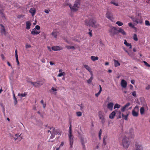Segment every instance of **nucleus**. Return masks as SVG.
Here are the masks:
<instances>
[{
    "mask_svg": "<svg viewBox=\"0 0 150 150\" xmlns=\"http://www.w3.org/2000/svg\"><path fill=\"white\" fill-rule=\"evenodd\" d=\"M120 84L122 88H125L127 86V82L125 80L122 79L121 80Z\"/></svg>",
    "mask_w": 150,
    "mask_h": 150,
    "instance_id": "nucleus-16",
    "label": "nucleus"
},
{
    "mask_svg": "<svg viewBox=\"0 0 150 150\" xmlns=\"http://www.w3.org/2000/svg\"><path fill=\"white\" fill-rule=\"evenodd\" d=\"M0 26L1 27V34L6 35V30L4 26L2 24H0Z\"/></svg>",
    "mask_w": 150,
    "mask_h": 150,
    "instance_id": "nucleus-21",
    "label": "nucleus"
},
{
    "mask_svg": "<svg viewBox=\"0 0 150 150\" xmlns=\"http://www.w3.org/2000/svg\"><path fill=\"white\" fill-rule=\"evenodd\" d=\"M130 18L134 22H136L137 24L139 23H142L143 22V19L141 18L139 19V20L137 19L136 20H135L134 18L132 16H130Z\"/></svg>",
    "mask_w": 150,
    "mask_h": 150,
    "instance_id": "nucleus-13",
    "label": "nucleus"
},
{
    "mask_svg": "<svg viewBox=\"0 0 150 150\" xmlns=\"http://www.w3.org/2000/svg\"><path fill=\"white\" fill-rule=\"evenodd\" d=\"M107 140H105L103 139V145L104 146H105L107 144Z\"/></svg>",
    "mask_w": 150,
    "mask_h": 150,
    "instance_id": "nucleus-51",
    "label": "nucleus"
},
{
    "mask_svg": "<svg viewBox=\"0 0 150 150\" xmlns=\"http://www.w3.org/2000/svg\"><path fill=\"white\" fill-rule=\"evenodd\" d=\"M76 115L78 117L81 116L82 115V113L81 112H78L76 113Z\"/></svg>",
    "mask_w": 150,
    "mask_h": 150,
    "instance_id": "nucleus-44",
    "label": "nucleus"
},
{
    "mask_svg": "<svg viewBox=\"0 0 150 150\" xmlns=\"http://www.w3.org/2000/svg\"><path fill=\"white\" fill-rule=\"evenodd\" d=\"M29 12L31 14L32 16H33L35 15L36 13V10L34 8H30L29 11Z\"/></svg>",
    "mask_w": 150,
    "mask_h": 150,
    "instance_id": "nucleus-22",
    "label": "nucleus"
},
{
    "mask_svg": "<svg viewBox=\"0 0 150 150\" xmlns=\"http://www.w3.org/2000/svg\"><path fill=\"white\" fill-rule=\"evenodd\" d=\"M65 47L67 49H72L73 50H75V48L74 46H70L67 45L65 46Z\"/></svg>",
    "mask_w": 150,
    "mask_h": 150,
    "instance_id": "nucleus-36",
    "label": "nucleus"
},
{
    "mask_svg": "<svg viewBox=\"0 0 150 150\" xmlns=\"http://www.w3.org/2000/svg\"><path fill=\"white\" fill-rule=\"evenodd\" d=\"M72 133L71 125H70L69 128V134Z\"/></svg>",
    "mask_w": 150,
    "mask_h": 150,
    "instance_id": "nucleus-61",
    "label": "nucleus"
},
{
    "mask_svg": "<svg viewBox=\"0 0 150 150\" xmlns=\"http://www.w3.org/2000/svg\"><path fill=\"white\" fill-rule=\"evenodd\" d=\"M31 25V23L29 21H28L26 22V28L29 30L30 28V26Z\"/></svg>",
    "mask_w": 150,
    "mask_h": 150,
    "instance_id": "nucleus-23",
    "label": "nucleus"
},
{
    "mask_svg": "<svg viewBox=\"0 0 150 150\" xmlns=\"http://www.w3.org/2000/svg\"><path fill=\"white\" fill-rule=\"evenodd\" d=\"M14 103L15 105H16L18 103L17 101V100L16 98L14 99Z\"/></svg>",
    "mask_w": 150,
    "mask_h": 150,
    "instance_id": "nucleus-57",
    "label": "nucleus"
},
{
    "mask_svg": "<svg viewBox=\"0 0 150 150\" xmlns=\"http://www.w3.org/2000/svg\"><path fill=\"white\" fill-rule=\"evenodd\" d=\"M122 144L124 148L127 149L129 146V143L126 138H124L122 140Z\"/></svg>",
    "mask_w": 150,
    "mask_h": 150,
    "instance_id": "nucleus-8",
    "label": "nucleus"
},
{
    "mask_svg": "<svg viewBox=\"0 0 150 150\" xmlns=\"http://www.w3.org/2000/svg\"><path fill=\"white\" fill-rule=\"evenodd\" d=\"M145 24L146 26H150V23L149 21L146 20L145 21Z\"/></svg>",
    "mask_w": 150,
    "mask_h": 150,
    "instance_id": "nucleus-46",
    "label": "nucleus"
},
{
    "mask_svg": "<svg viewBox=\"0 0 150 150\" xmlns=\"http://www.w3.org/2000/svg\"><path fill=\"white\" fill-rule=\"evenodd\" d=\"M130 105V103H128L124 106L122 107L121 109V111L118 110H115V111L116 112L117 118L120 119L121 118V115H122V113H121V111L122 112H124L126 110H127V108Z\"/></svg>",
    "mask_w": 150,
    "mask_h": 150,
    "instance_id": "nucleus-2",
    "label": "nucleus"
},
{
    "mask_svg": "<svg viewBox=\"0 0 150 150\" xmlns=\"http://www.w3.org/2000/svg\"><path fill=\"white\" fill-rule=\"evenodd\" d=\"M85 23L87 25H89L95 29H100L101 26L97 23L96 20L94 18H91L85 21Z\"/></svg>",
    "mask_w": 150,
    "mask_h": 150,
    "instance_id": "nucleus-1",
    "label": "nucleus"
},
{
    "mask_svg": "<svg viewBox=\"0 0 150 150\" xmlns=\"http://www.w3.org/2000/svg\"><path fill=\"white\" fill-rule=\"evenodd\" d=\"M55 131H57L56 132V134H58L59 136H61V135L62 132L60 130L55 129Z\"/></svg>",
    "mask_w": 150,
    "mask_h": 150,
    "instance_id": "nucleus-42",
    "label": "nucleus"
},
{
    "mask_svg": "<svg viewBox=\"0 0 150 150\" xmlns=\"http://www.w3.org/2000/svg\"><path fill=\"white\" fill-rule=\"evenodd\" d=\"M116 112L115 111L112 112L109 115V117L110 119H113L115 116Z\"/></svg>",
    "mask_w": 150,
    "mask_h": 150,
    "instance_id": "nucleus-24",
    "label": "nucleus"
},
{
    "mask_svg": "<svg viewBox=\"0 0 150 150\" xmlns=\"http://www.w3.org/2000/svg\"><path fill=\"white\" fill-rule=\"evenodd\" d=\"M58 90V88L55 86L52 87L50 90V92L52 94L55 95L57 94V91Z\"/></svg>",
    "mask_w": 150,
    "mask_h": 150,
    "instance_id": "nucleus-9",
    "label": "nucleus"
},
{
    "mask_svg": "<svg viewBox=\"0 0 150 150\" xmlns=\"http://www.w3.org/2000/svg\"><path fill=\"white\" fill-rule=\"evenodd\" d=\"M65 75V73L64 72L60 73L57 75L58 77H61L62 76H64Z\"/></svg>",
    "mask_w": 150,
    "mask_h": 150,
    "instance_id": "nucleus-38",
    "label": "nucleus"
},
{
    "mask_svg": "<svg viewBox=\"0 0 150 150\" xmlns=\"http://www.w3.org/2000/svg\"><path fill=\"white\" fill-rule=\"evenodd\" d=\"M128 25L130 27H131L133 28H135L134 25V24L130 22V23H128Z\"/></svg>",
    "mask_w": 150,
    "mask_h": 150,
    "instance_id": "nucleus-37",
    "label": "nucleus"
},
{
    "mask_svg": "<svg viewBox=\"0 0 150 150\" xmlns=\"http://www.w3.org/2000/svg\"><path fill=\"white\" fill-rule=\"evenodd\" d=\"M30 83L32 84L35 87H37L42 85L43 83L42 81H39L36 82H30Z\"/></svg>",
    "mask_w": 150,
    "mask_h": 150,
    "instance_id": "nucleus-10",
    "label": "nucleus"
},
{
    "mask_svg": "<svg viewBox=\"0 0 150 150\" xmlns=\"http://www.w3.org/2000/svg\"><path fill=\"white\" fill-rule=\"evenodd\" d=\"M50 129L52 130V131H50L49 130L48 132H50L51 134V135L50 137V138L51 139H52L54 137L55 135L56 134V132L57 131H55V128H50Z\"/></svg>",
    "mask_w": 150,
    "mask_h": 150,
    "instance_id": "nucleus-12",
    "label": "nucleus"
},
{
    "mask_svg": "<svg viewBox=\"0 0 150 150\" xmlns=\"http://www.w3.org/2000/svg\"><path fill=\"white\" fill-rule=\"evenodd\" d=\"M99 86V91L97 93H96L95 95V96L97 97H98L99 95L100 94L101 92L102 91V88L101 86L100 85Z\"/></svg>",
    "mask_w": 150,
    "mask_h": 150,
    "instance_id": "nucleus-28",
    "label": "nucleus"
},
{
    "mask_svg": "<svg viewBox=\"0 0 150 150\" xmlns=\"http://www.w3.org/2000/svg\"><path fill=\"white\" fill-rule=\"evenodd\" d=\"M15 56L16 59H18V54H17V50H15Z\"/></svg>",
    "mask_w": 150,
    "mask_h": 150,
    "instance_id": "nucleus-49",
    "label": "nucleus"
},
{
    "mask_svg": "<svg viewBox=\"0 0 150 150\" xmlns=\"http://www.w3.org/2000/svg\"><path fill=\"white\" fill-rule=\"evenodd\" d=\"M102 130H101V129H100L99 132V138H100V137H101V134H102Z\"/></svg>",
    "mask_w": 150,
    "mask_h": 150,
    "instance_id": "nucleus-55",
    "label": "nucleus"
},
{
    "mask_svg": "<svg viewBox=\"0 0 150 150\" xmlns=\"http://www.w3.org/2000/svg\"><path fill=\"white\" fill-rule=\"evenodd\" d=\"M106 15V17L108 19L112 20L113 19L112 14L110 11H108L107 12Z\"/></svg>",
    "mask_w": 150,
    "mask_h": 150,
    "instance_id": "nucleus-14",
    "label": "nucleus"
},
{
    "mask_svg": "<svg viewBox=\"0 0 150 150\" xmlns=\"http://www.w3.org/2000/svg\"><path fill=\"white\" fill-rule=\"evenodd\" d=\"M124 44L127 47H129V48L132 49V46L131 44L128 43L126 40H124Z\"/></svg>",
    "mask_w": 150,
    "mask_h": 150,
    "instance_id": "nucleus-26",
    "label": "nucleus"
},
{
    "mask_svg": "<svg viewBox=\"0 0 150 150\" xmlns=\"http://www.w3.org/2000/svg\"><path fill=\"white\" fill-rule=\"evenodd\" d=\"M51 35L53 36L54 38H56L57 37V33L55 31H53L52 32Z\"/></svg>",
    "mask_w": 150,
    "mask_h": 150,
    "instance_id": "nucleus-32",
    "label": "nucleus"
},
{
    "mask_svg": "<svg viewBox=\"0 0 150 150\" xmlns=\"http://www.w3.org/2000/svg\"><path fill=\"white\" fill-rule=\"evenodd\" d=\"M89 32L88 33V34L91 37H92V30H91L89 29Z\"/></svg>",
    "mask_w": 150,
    "mask_h": 150,
    "instance_id": "nucleus-50",
    "label": "nucleus"
},
{
    "mask_svg": "<svg viewBox=\"0 0 150 150\" xmlns=\"http://www.w3.org/2000/svg\"><path fill=\"white\" fill-rule=\"evenodd\" d=\"M149 109L146 103H143L142 106L140 109V113L141 115H143L144 112L145 111H147Z\"/></svg>",
    "mask_w": 150,
    "mask_h": 150,
    "instance_id": "nucleus-6",
    "label": "nucleus"
},
{
    "mask_svg": "<svg viewBox=\"0 0 150 150\" xmlns=\"http://www.w3.org/2000/svg\"><path fill=\"white\" fill-rule=\"evenodd\" d=\"M117 31L118 33H119L122 34L124 35H126V33L124 30L121 28H119L118 29H117Z\"/></svg>",
    "mask_w": 150,
    "mask_h": 150,
    "instance_id": "nucleus-19",
    "label": "nucleus"
},
{
    "mask_svg": "<svg viewBox=\"0 0 150 150\" xmlns=\"http://www.w3.org/2000/svg\"><path fill=\"white\" fill-rule=\"evenodd\" d=\"M44 11L46 13H48L50 11V10L49 9L45 10Z\"/></svg>",
    "mask_w": 150,
    "mask_h": 150,
    "instance_id": "nucleus-59",
    "label": "nucleus"
},
{
    "mask_svg": "<svg viewBox=\"0 0 150 150\" xmlns=\"http://www.w3.org/2000/svg\"><path fill=\"white\" fill-rule=\"evenodd\" d=\"M83 67L89 72H91V68L88 65L86 64H84L83 65Z\"/></svg>",
    "mask_w": 150,
    "mask_h": 150,
    "instance_id": "nucleus-27",
    "label": "nucleus"
},
{
    "mask_svg": "<svg viewBox=\"0 0 150 150\" xmlns=\"http://www.w3.org/2000/svg\"><path fill=\"white\" fill-rule=\"evenodd\" d=\"M132 96L135 98L137 97L136 92L135 91H133L131 92Z\"/></svg>",
    "mask_w": 150,
    "mask_h": 150,
    "instance_id": "nucleus-40",
    "label": "nucleus"
},
{
    "mask_svg": "<svg viewBox=\"0 0 150 150\" xmlns=\"http://www.w3.org/2000/svg\"><path fill=\"white\" fill-rule=\"evenodd\" d=\"M1 57L2 59L3 60H5V58L4 57V55L3 54H1Z\"/></svg>",
    "mask_w": 150,
    "mask_h": 150,
    "instance_id": "nucleus-63",
    "label": "nucleus"
},
{
    "mask_svg": "<svg viewBox=\"0 0 150 150\" xmlns=\"http://www.w3.org/2000/svg\"><path fill=\"white\" fill-rule=\"evenodd\" d=\"M80 5L79 2L76 1L75 2L73 6H72L71 5H70L69 7L71 11H76L78 10V8L79 7Z\"/></svg>",
    "mask_w": 150,
    "mask_h": 150,
    "instance_id": "nucleus-4",
    "label": "nucleus"
},
{
    "mask_svg": "<svg viewBox=\"0 0 150 150\" xmlns=\"http://www.w3.org/2000/svg\"><path fill=\"white\" fill-rule=\"evenodd\" d=\"M40 32V31H37L35 28H34L31 31V34L33 35H38L39 34Z\"/></svg>",
    "mask_w": 150,
    "mask_h": 150,
    "instance_id": "nucleus-20",
    "label": "nucleus"
},
{
    "mask_svg": "<svg viewBox=\"0 0 150 150\" xmlns=\"http://www.w3.org/2000/svg\"><path fill=\"white\" fill-rule=\"evenodd\" d=\"M109 35L112 37H113L114 36L118 33L117 28L114 27H112L108 30Z\"/></svg>",
    "mask_w": 150,
    "mask_h": 150,
    "instance_id": "nucleus-3",
    "label": "nucleus"
},
{
    "mask_svg": "<svg viewBox=\"0 0 150 150\" xmlns=\"http://www.w3.org/2000/svg\"><path fill=\"white\" fill-rule=\"evenodd\" d=\"M25 47L26 49H27L28 48H30L31 47V46L30 44H29L27 43L25 45Z\"/></svg>",
    "mask_w": 150,
    "mask_h": 150,
    "instance_id": "nucleus-47",
    "label": "nucleus"
},
{
    "mask_svg": "<svg viewBox=\"0 0 150 150\" xmlns=\"http://www.w3.org/2000/svg\"><path fill=\"white\" fill-rule=\"evenodd\" d=\"M27 95V93L26 92H24L23 93H18V96H21L22 97H25Z\"/></svg>",
    "mask_w": 150,
    "mask_h": 150,
    "instance_id": "nucleus-31",
    "label": "nucleus"
},
{
    "mask_svg": "<svg viewBox=\"0 0 150 150\" xmlns=\"http://www.w3.org/2000/svg\"><path fill=\"white\" fill-rule=\"evenodd\" d=\"M91 58L93 61H95L98 59V57L93 56H92L91 57Z\"/></svg>",
    "mask_w": 150,
    "mask_h": 150,
    "instance_id": "nucleus-29",
    "label": "nucleus"
},
{
    "mask_svg": "<svg viewBox=\"0 0 150 150\" xmlns=\"http://www.w3.org/2000/svg\"><path fill=\"white\" fill-rule=\"evenodd\" d=\"M21 134H16L15 135V137H20L21 136Z\"/></svg>",
    "mask_w": 150,
    "mask_h": 150,
    "instance_id": "nucleus-60",
    "label": "nucleus"
},
{
    "mask_svg": "<svg viewBox=\"0 0 150 150\" xmlns=\"http://www.w3.org/2000/svg\"><path fill=\"white\" fill-rule=\"evenodd\" d=\"M133 39L134 40L136 41H137L138 40V38H137V35L136 34H134L133 35Z\"/></svg>",
    "mask_w": 150,
    "mask_h": 150,
    "instance_id": "nucleus-35",
    "label": "nucleus"
},
{
    "mask_svg": "<svg viewBox=\"0 0 150 150\" xmlns=\"http://www.w3.org/2000/svg\"><path fill=\"white\" fill-rule=\"evenodd\" d=\"M34 28H35L36 30H39L40 29V28L39 25H37L35 26Z\"/></svg>",
    "mask_w": 150,
    "mask_h": 150,
    "instance_id": "nucleus-54",
    "label": "nucleus"
},
{
    "mask_svg": "<svg viewBox=\"0 0 150 150\" xmlns=\"http://www.w3.org/2000/svg\"><path fill=\"white\" fill-rule=\"evenodd\" d=\"M108 137L107 135H105L103 138V139L105 140H107L108 139Z\"/></svg>",
    "mask_w": 150,
    "mask_h": 150,
    "instance_id": "nucleus-58",
    "label": "nucleus"
},
{
    "mask_svg": "<svg viewBox=\"0 0 150 150\" xmlns=\"http://www.w3.org/2000/svg\"><path fill=\"white\" fill-rule=\"evenodd\" d=\"M98 115L102 124H104L106 120L104 117V113L101 111H99L98 112Z\"/></svg>",
    "mask_w": 150,
    "mask_h": 150,
    "instance_id": "nucleus-5",
    "label": "nucleus"
},
{
    "mask_svg": "<svg viewBox=\"0 0 150 150\" xmlns=\"http://www.w3.org/2000/svg\"><path fill=\"white\" fill-rule=\"evenodd\" d=\"M113 61L114 62V66L115 67H117L120 65L119 62L116 59H114Z\"/></svg>",
    "mask_w": 150,
    "mask_h": 150,
    "instance_id": "nucleus-25",
    "label": "nucleus"
},
{
    "mask_svg": "<svg viewBox=\"0 0 150 150\" xmlns=\"http://www.w3.org/2000/svg\"><path fill=\"white\" fill-rule=\"evenodd\" d=\"M129 137V138H133L134 137V133H128Z\"/></svg>",
    "mask_w": 150,
    "mask_h": 150,
    "instance_id": "nucleus-33",
    "label": "nucleus"
},
{
    "mask_svg": "<svg viewBox=\"0 0 150 150\" xmlns=\"http://www.w3.org/2000/svg\"><path fill=\"white\" fill-rule=\"evenodd\" d=\"M129 115L128 113H127L126 115H124L122 113V115L123 118L125 119V120H127V118Z\"/></svg>",
    "mask_w": 150,
    "mask_h": 150,
    "instance_id": "nucleus-30",
    "label": "nucleus"
},
{
    "mask_svg": "<svg viewBox=\"0 0 150 150\" xmlns=\"http://www.w3.org/2000/svg\"><path fill=\"white\" fill-rule=\"evenodd\" d=\"M139 106L136 105L132 111V114L133 116L137 117L138 116L139 113Z\"/></svg>",
    "mask_w": 150,
    "mask_h": 150,
    "instance_id": "nucleus-7",
    "label": "nucleus"
},
{
    "mask_svg": "<svg viewBox=\"0 0 150 150\" xmlns=\"http://www.w3.org/2000/svg\"><path fill=\"white\" fill-rule=\"evenodd\" d=\"M135 149L136 150H143L142 146L137 142L135 144Z\"/></svg>",
    "mask_w": 150,
    "mask_h": 150,
    "instance_id": "nucleus-15",
    "label": "nucleus"
},
{
    "mask_svg": "<svg viewBox=\"0 0 150 150\" xmlns=\"http://www.w3.org/2000/svg\"><path fill=\"white\" fill-rule=\"evenodd\" d=\"M64 142H62L60 146H59V148H60V147L64 145Z\"/></svg>",
    "mask_w": 150,
    "mask_h": 150,
    "instance_id": "nucleus-62",
    "label": "nucleus"
},
{
    "mask_svg": "<svg viewBox=\"0 0 150 150\" xmlns=\"http://www.w3.org/2000/svg\"><path fill=\"white\" fill-rule=\"evenodd\" d=\"M113 103L112 102L109 103L107 104V108L110 110L112 111L113 110Z\"/></svg>",
    "mask_w": 150,
    "mask_h": 150,
    "instance_id": "nucleus-17",
    "label": "nucleus"
},
{
    "mask_svg": "<svg viewBox=\"0 0 150 150\" xmlns=\"http://www.w3.org/2000/svg\"><path fill=\"white\" fill-rule=\"evenodd\" d=\"M93 76H91L90 78L88 80H87V81L88 83H90L91 82L93 79Z\"/></svg>",
    "mask_w": 150,
    "mask_h": 150,
    "instance_id": "nucleus-41",
    "label": "nucleus"
},
{
    "mask_svg": "<svg viewBox=\"0 0 150 150\" xmlns=\"http://www.w3.org/2000/svg\"><path fill=\"white\" fill-rule=\"evenodd\" d=\"M110 3L111 4H113L115 6H118V3H115L114 1H111L110 2Z\"/></svg>",
    "mask_w": 150,
    "mask_h": 150,
    "instance_id": "nucleus-48",
    "label": "nucleus"
},
{
    "mask_svg": "<svg viewBox=\"0 0 150 150\" xmlns=\"http://www.w3.org/2000/svg\"><path fill=\"white\" fill-rule=\"evenodd\" d=\"M0 16L3 19H6V18L3 13L2 12H0Z\"/></svg>",
    "mask_w": 150,
    "mask_h": 150,
    "instance_id": "nucleus-45",
    "label": "nucleus"
},
{
    "mask_svg": "<svg viewBox=\"0 0 150 150\" xmlns=\"http://www.w3.org/2000/svg\"><path fill=\"white\" fill-rule=\"evenodd\" d=\"M129 133H134V129L132 128L130 129Z\"/></svg>",
    "mask_w": 150,
    "mask_h": 150,
    "instance_id": "nucleus-53",
    "label": "nucleus"
},
{
    "mask_svg": "<svg viewBox=\"0 0 150 150\" xmlns=\"http://www.w3.org/2000/svg\"><path fill=\"white\" fill-rule=\"evenodd\" d=\"M150 88V85H148L146 88V90H149Z\"/></svg>",
    "mask_w": 150,
    "mask_h": 150,
    "instance_id": "nucleus-64",
    "label": "nucleus"
},
{
    "mask_svg": "<svg viewBox=\"0 0 150 150\" xmlns=\"http://www.w3.org/2000/svg\"><path fill=\"white\" fill-rule=\"evenodd\" d=\"M69 139L70 142V147L72 148L73 147V145L74 142V137L72 134V133L69 134H68Z\"/></svg>",
    "mask_w": 150,
    "mask_h": 150,
    "instance_id": "nucleus-11",
    "label": "nucleus"
},
{
    "mask_svg": "<svg viewBox=\"0 0 150 150\" xmlns=\"http://www.w3.org/2000/svg\"><path fill=\"white\" fill-rule=\"evenodd\" d=\"M127 53L128 54V55L130 57H132L133 55V54L132 52H128V53Z\"/></svg>",
    "mask_w": 150,
    "mask_h": 150,
    "instance_id": "nucleus-52",
    "label": "nucleus"
},
{
    "mask_svg": "<svg viewBox=\"0 0 150 150\" xmlns=\"http://www.w3.org/2000/svg\"><path fill=\"white\" fill-rule=\"evenodd\" d=\"M116 23L119 26H121L122 25H123V23L122 22L120 21H117Z\"/></svg>",
    "mask_w": 150,
    "mask_h": 150,
    "instance_id": "nucleus-39",
    "label": "nucleus"
},
{
    "mask_svg": "<svg viewBox=\"0 0 150 150\" xmlns=\"http://www.w3.org/2000/svg\"><path fill=\"white\" fill-rule=\"evenodd\" d=\"M121 107V105L117 104V103H116L115 104L114 108V109H115V108H120Z\"/></svg>",
    "mask_w": 150,
    "mask_h": 150,
    "instance_id": "nucleus-34",
    "label": "nucleus"
},
{
    "mask_svg": "<svg viewBox=\"0 0 150 150\" xmlns=\"http://www.w3.org/2000/svg\"><path fill=\"white\" fill-rule=\"evenodd\" d=\"M144 63L145 65L148 67H150V65L148 64L147 62L145 61H144Z\"/></svg>",
    "mask_w": 150,
    "mask_h": 150,
    "instance_id": "nucleus-56",
    "label": "nucleus"
},
{
    "mask_svg": "<svg viewBox=\"0 0 150 150\" xmlns=\"http://www.w3.org/2000/svg\"><path fill=\"white\" fill-rule=\"evenodd\" d=\"M52 50L54 51L60 50L63 49V48L59 46H53L52 47Z\"/></svg>",
    "mask_w": 150,
    "mask_h": 150,
    "instance_id": "nucleus-18",
    "label": "nucleus"
},
{
    "mask_svg": "<svg viewBox=\"0 0 150 150\" xmlns=\"http://www.w3.org/2000/svg\"><path fill=\"white\" fill-rule=\"evenodd\" d=\"M81 142L83 147L84 148H85V143L84 142L83 139L81 138Z\"/></svg>",
    "mask_w": 150,
    "mask_h": 150,
    "instance_id": "nucleus-43",
    "label": "nucleus"
}]
</instances>
